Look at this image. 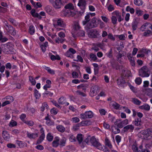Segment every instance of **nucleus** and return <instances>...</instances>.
Listing matches in <instances>:
<instances>
[{"label": "nucleus", "instance_id": "obj_1", "mask_svg": "<svg viewBox=\"0 0 152 152\" xmlns=\"http://www.w3.org/2000/svg\"><path fill=\"white\" fill-rule=\"evenodd\" d=\"M138 135L142 139L150 140L152 138V129L149 128L142 130L138 134Z\"/></svg>", "mask_w": 152, "mask_h": 152}, {"label": "nucleus", "instance_id": "obj_2", "mask_svg": "<svg viewBox=\"0 0 152 152\" xmlns=\"http://www.w3.org/2000/svg\"><path fill=\"white\" fill-rule=\"evenodd\" d=\"M90 143L94 146L96 147L98 149L102 150L106 152H108L109 150L103 145H102L100 143L98 142L95 138V137L93 136L91 137Z\"/></svg>", "mask_w": 152, "mask_h": 152}, {"label": "nucleus", "instance_id": "obj_3", "mask_svg": "<svg viewBox=\"0 0 152 152\" xmlns=\"http://www.w3.org/2000/svg\"><path fill=\"white\" fill-rule=\"evenodd\" d=\"M150 74V71L148 68L146 66L141 67L139 71V75L142 77H148Z\"/></svg>", "mask_w": 152, "mask_h": 152}, {"label": "nucleus", "instance_id": "obj_4", "mask_svg": "<svg viewBox=\"0 0 152 152\" xmlns=\"http://www.w3.org/2000/svg\"><path fill=\"white\" fill-rule=\"evenodd\" d=\"M50 2L55 9H59L63 6V0H49Z\"/></svg>", "mask_w": 152, "mask_h": 152}, {"label": "nucleus", "instance_id": "obj_5", "mask_svg": "<svg viewBox=\"0 0 152 152\" xmlns=\"http://www.w3.org/2000/svg\"><path fill=\"white\" fill-rule=\"evenodd\" d=\"M53 24L55 27L59 26L64 28L66 26V25L63 20L60 18L53 20Z\"/></svg>", "mask_w": 152, "mask_h": 152}, {"label": "nucleus", "instance_id": "obj_6", "mask_svg": "<svg viewBox=\"0 0 152 152\" xmlns=\"http://www.w3.org/2000/svg\"><path fill=\"white\" fill-rule=\"evenodd\" d=\"M94 115L93 112L91 111H86L84 113L81 114L80 115V118L81 119L90 118H92Z\"/></svg>", "mask_w": 152, "mask_h": 152}, {"label": "nucleus", "instance_id": "obj_7", "mask_svg": "<svg viewBox=\"0 0 152 152\" xmlns=\"http://www.w3.org/2000/svg\"><path fill=\"white\" fill-rule=\"evenodd\" d=\"M86 0H79L77 6L82 10L83 12H85V10L86 6Z\"/></svg>", "mask_w": 152, "mask_h": 152}, {"label": "nucleus", "instance_id": "obj_8", "mask_svg": "<svg viewBox=\"0 0 152 152\" xmlns=\"http://www.w3.org/2000/svg\"><path fill=\"white\" fill-rule=\"evenodd\" d=\"M97 20L96 18H93L92 19V22L90 23L87 24V28H90L96 27L98 24V23L97 22ZM86 28V27H85V28Z\"/></svg>", "mask_w": 152, "mask_h": 152}, {"label": "nucleus", "instance_id": "obj_9", "mask_svg": "<svg viewBox=\"0 0 152 152\" xmlns=\"http://www.w3.org/2000/svg\"><path fill=\"white\" fill-rule=\"evenodd\" d=\"M88 35L90 37L95 38L97 37L99 35V32L96 29L91 30L88 32Z\"/></svg>", "mask_w": 152, "mask_h": 152}, {"label": "nucleus", "instance_id": "obj_10", "mask_svg": "<svg viewBox=\"0 0 152 152\" xmlns=\"http://www.w3.org/2000/svg\"><path fill=\"white\" fill-rule=\"evenodd\" d=\"M8 32L12 35H15L16 34V31L15 29L12 26L9 25H6V27H5Z\"/></svg>", "mask_w": 152, "mask_h": 152}, {"label": "nucleus", "instance_id": "obj_11", "mask_svg": "<svg viewBox=\"0 0 152 152\" xmlns=\"http://www.w3.org/2000/svg\"><path fill=\"white\" fill-rule=\"evenodd\" d=\"M61 15L63 16H69L72 14L71 11L65 9L61 12Z\"/></svg>", "mask_w": 152, "mask_h": 152}, {"label": "nucleus", "instance_id": "obj_12", "mask_svg": "<svg viewBox=\"0 0 152 152\" xmlns=\"http://www.w3.org/2000/svg\"><path fill=\"white\" fill-rule=\"evenodd\" d=\"M40 131L42 134L40 137L39 139L37 141V143L38 144L42 142L44 140L45 136V135L44 133V130L43 128H42L41 129Z\"/></svg>", "mask_w": 152, "mask_h": 152}, {"label": "nucleus", "instance_id": "obj_13", "mask_svg": "<svg viewBox=\"0 0 152 152\" xmlns=\"http://www.w3.org/2000/svg\"><path fill=\"white\" fill-rule=\"evenodd\" d=\"M7 99H10L9 100L6 101L2 104V106L4 107L7 104H10L11 102H12L13 101V97L12 96H8L7 97Z\"/></svg>", "mask_w": 152, "mask_h": 152}, {"label": "nucleus", "instance_id": "obj_14", "mask_svg": "<svg viewBox=\"0 0 152 152\" xmlns=\"http://www.w3.org/2000/svg\"><path fill=\"white\" fill-rule=\"evenodd\" d=\"M91 122L90 120L83 121L79 123V125L82 126H88L91 124Z\"/></svg>", "mask_w": 152, "mask_h": 152}, {"label": "nucleus", "instance_id": "obj_15", "mask_svg": "<svg viewBox=\"0 0 152 152\" xmlns=\"http://www.w3.org/2000/svg\"><path fill=\"white\" fill-rule=\"evenodd\" d=\"M128 124V120L127 119H125L119 123L117 125V126L119 128H122L125 125Z\"/></svg>", "mask_w": 152, "mask_h": 152}, {"label": "nucleus", "instance_id": "obj_16", "mask_svg": "<svg viewBox=\"0 0 152 152\" xmlns=\"http://www.w3.org/2000/svg\"><path fill=\"white\" fill-rule=\"evenodd\" d=\"M27 136L30 139H34L38 137V134L37 133H30L27 132Z\"/></svg>", "mask_w": 152, "mask_h": 152}, {"label": "nucleus", "instance_id": "obj_17", "mask_svg": "<svg viewBox=\"0 0 152 152\" xmlns=\"http://www.w3.org/2000/svg\"><path fill=\"white\" fill-rule=\"evenodd\" d=\"M31 14L33 17L37 18L40 19H42V17L39 15V14L36 12V10L34 9H33L31 10Z\"/></svg>", "mask_w": 152, "mask_h": 152}, {"label": "nucleus", "instance_id": "obj_18", "mask_svg": "<svg viewBox=\"0 0 152 152\" xmlns=\"http://www.w3.org/2000/svg\"><path fill=\"white\" fill-rule=\"evenodd\" d=\"M110 105L115 109H121V108L118 104L115 102H111Z\"/></svg>", "mask_w": 152, "mask_h": 152}, {"label": "nucleus", "instance_id": "obj_19", "mask_svg": "<svg viewBox=\"0 0 152 152\" xmlns=\"http://www.w3.org/2000/svg\"><path fill=\"white\" fill-rule=\"evenodd\" d=\"M2 136L5 140H7L10 138V135L6 131H3L2 133Z\"/></svg>", "mask_w": 152, "mask_h": 152}, {"label": "nucleus", "instance_id": "obj_20", "mask_svg": "<svg viewBox=\"0 0 152 152\" xmlns=\"http://www.w3.org/2000/svg\"><path fill=\"white\" fill-rule=\"evenodd\" d=\"M134 128V127L132 125H128L124 128L123 130L125 132H127L128 131H132L133 130Z\"/></svg>", "mask_w": 152, "mask_h": 152}, {"label": "nucleus", "instance_id": "obj_21", "mask_svg": "<svg viewBox=\"0 0 152 152\" xmlns=\"http://www.w3.org/2000/svg\"><path fill=\"white\" fill-rule=\"evenodd\" d=\"M90 20V16L88 13L85 17V20L83 21L82 24L83 25H85Z\"/></svg>", "mask_w": 152, "mask_h": 152}, {"label": "nucleus", "instance_id": "obj_22", "mask_svg": "<svg viewBox=\"0 0 152 152\" xmlns=\"http://www.w3.org/2000/svg\"><path fill=\"white\" fill-rule=\"evenodd\" d=\"M64 8L71 11L72 10H73L74 9V7L72 3H69L65 6Z\"/></svg>", "mask_w": 152, "mask_h": 152}, {"label": "nucleus", "instance_id": "obj_23", "mask_svg": "<svg viewBox=\"0 0 152 152\" xmlns=\"http://www.w3.org/2000/svg\"><path fill=\"white\" fill-rule=\"evenodd\" d=\"M131 148L134 152H139L136 143H134L131 146Z\"/></svg>", "mask_w": 152, "mask_h": 152}, {"label": "nucleus", "instance_id": "obj_24", "mask_svg": "<svg viewBox=\"0 0 152 152\" xmlns=\"http://www.w3.org/2000/svg\"><path fill=\"white\" fill-rule=\"evenodd\" d=\"M59 138L58 137L55 138V140L53 142V147H56L59 145Z\"/></svg>", "mask_w": 152, "mask_h": 152}, {"label": "nucleus", "instance_id": "obj_25", "mask_svg": "<svg viewBox=\"0 0 152 152\" xmlns=\"http://www.w3.org/2000/svg\"><path fill=\"white\" fill-rule=\"evenodd\" d=\"M117 81L118 85L121 86H123L125 83L124 80L122 77L119 78L117 80Z\"/></svg>", "mask_w": 152, "mask_h": 152}, {"label": "nucleus", "instance_id": "obj_26", "mask_svg": "<svg viewBox=\"0 0 152 152\" xmlns=\"http://www.w3.org/2000/svg\"><path fill=\"white\" fill-rule=\"evenodd\" d=\"M139 108L142 110H149L150 109V106L147 104H145L139 107Z\"/></svg>", "mask_w": 152, "mask_h": 152}, {"label": "nucleus", "instance_id": "obj_27", "mask_svg": "<svg viewBox=\"0 0 152 152\" xmlns=\"http://www.w3.org/2000/svg\"><path fill=\"white\" fill-rule=\"evenodd\" d=\"M90 57L91 60L94 61L99 62L101 61V60H97V58L95 54L93 53L90 54Z\"/></svg>", "mask_w": 152, "mask_h": 152}, {"label": "nucleus", "instance_id": "obj_28", "mask_svg": "<svg viewBox=\"0 0 152 152\" xmlns=\"http://www.w3.org/2000/svg\"><path fill=\"white\" fill-rule=\"evenodd\" d=\"M139 52L142 53H144H144L148 54L151 53V50L145 48H142L140 49Z\"/></svg>", "mask_w": 152, "mask_h": 152}, {"label": "nucleus", "instance_id": "obj_29", "mask_svg": "<svg viewBox=\"0 0 152 152\" xmlns=\"http://www.w3.org/2000/svg\"><path fill=\"white\" fill-rule=\"evenodd\" d=\"M131 56V55L130 54L129 56H128V58L130 61V63L131 65L133 66H134L135 65V61L134 58H132Z\"/></svg>", "mask_w": 152, "mask_h": 152}, {"label": "nucleus", "instance_id": "obj_30", "mask_svg": "<svg viewBox=\"0 0 152 152\" xmlns=\"http://www.w3.org/2000/svg\"><path fill=\"white\" fill-rule=\"evenodd\" d=\"M83 138V136L81 134H78L77 136V139L80 143L82 142Z\"/></svg>", "mask_w": 152, "mask_h": 152}, {"label": "nucleus", "instance_id": "obj_31", "mask_svg": "<svg viewBox=\"0 0 152 152\" xmlns=\"http://www.w3.org/2000/svg\"><path fill=\"white\" fill-rule=\"evenodd\" d=\"M44 10L47 13L49 14L52 11V7L49 5H47L45 7Z\"/></svg>", "mask_w": 152, "mask_h": 152}, {"label": "nucleus", "instance_id": "obj_32", "mask_svg": "<svg viewBox=\"0 0 152 152\" xmlns=\"http://www.w3.org/2000/svg\"><path fill=\"white\" fill-rule=\"evenodd\" d=\"M111 130L115 134H116L119 133L120 132V130L117 128H116L115 126H113L111 127Z\"/></svg>", "mask_w": 152, "mask_h": 152}, {"label": "nucleus", "instance_id": "obj_33", "mask_svg": "<svg viewBox=\"0 0 152 152\" xmlns=\"http://www.w3.org/2000/svg\"><path fill=\"white\" fill-rule=\"evenodd\" d=\"M135 13L138 16H141L143 15V12L139 9H136Z\"/></svg>", "mask_w": 152, "mask_h": 152}, {"label": "nucleus", "instance_id": "obj_34", "mask_svg": "<svg viewBox=\"0 0 152 152\" xmlns=\"http://www.w3.org/2000/svg\"><path fill=\"white\" fill-rule=\"evenodd\" d=\"M134 4L137 6H140L143 4V1L142 0H134Z\"/></svg>", "mask_w": 152, "mask_h": 152}, {"label": "nucleus", "instance_id": "obj_35", "mask_svg": "<svg viewBox=\"0 0 152 152\" xmlns=\"http://www.w3.org/2000/svg\"><path fill=\"white\" fill-rule=\"evenodd\" d=\"M34 95L36 99H39L41 96L40 94L39 91L36 89H35L34 91Z\"/></svg>", "mask_w": 152, "mask_h": 152}, {"label": "nucleus", "instance_id": "obj_36", "mask_svg": "<svg viewBox=\"0 0 152 152\" xmlns=\"http://www.w3.org/2000/svg\"><path fill=\"white\" fill-rule=\"evenodd\" d=\"M105 143L106 145L107 146L110 148H112V146L109 140L106 138L105 139Z\"/></svg>", "mask_w": 152, "mask_h": 152}, {"label": "nucleus", "instance_id": "obj_37", "mask_svg": "<svg viewBox=\"0 0 152 152\" xmlns=\"http://www.w3.org/2000/svg\"><path fill=\"white\" fill-rule=\"evenodd\" d=\"M35 31V28L33 26H30L29 28V33L31 35L33 34Z\"/></svg>", "mask_w": 152, "mask_h": 152}, {"label": "nucleus", "instance_id": "obj_38", "mask_svg": "<svg viewBox=\"0 0 152 152\" xmlns=\"http://www.w3.org/2000/svg\"><path fill=\"white\" fill-rule=\"evenodd\" d=\"M134 124L137 126H141L142 124L141 119L139 118L136 119L134 121Z\"/></svg>", "mask_w": 152, "mask_h": 152}, {"label": "nucleus", "instance_id": "obj_39", "mask_svg": "<svg viewBox=\"0 0 152 152\" xmlns=\"http://www.w3.org/2000/svg\"><path fill=\"white\" fill-rule=\"evenodd\" d=\"M44 68L49 73L52 75H53L55 74L54 71L51 69L49 67L45 66Z\"/></svg>", "mask_w": 152, "mask_h": 152}, {"label": "nucleus", "instance_id": "obj_40", "mask_svg": "<svg viewBox=\"0 0 152 152\" xmlns=\"http://www.w3.org/2000/svg\"><path fill=\"white\" fill-rule=\"evenodd\" d=\"M149 24V23H144L140 28V30L142 31H144L145 29H146L147 27L148 26Z\"/></svg>", "mask_w": 152, "mask_h": 152}, {"label": "nucleus", "instance_id": "obj_41", "mask_svg": "<svg viewBox=\"0 0 152 152\" xmlns=\"http://www.w3.org/2000/svg\"><path fill=\"white\" fill-rule=\"evenodd\" d=\"M56 128L59 131L61 132H64L65 130L64 127L61 125L57 126Z\"/></svg>", "mask_w": 152, "mask_h": 152}, {"label": "nucleus", "instance_id": "obj_42", "mask_svg": "<svg viewBox=\"0 0 152 152\" xmlns=\"http://www.w3.org/2000/svg\"><path fill=\"white\" fill-rule=\"evenodd\" d=\"M17 125V123L16 121L13 120H11L10 122L9 126L11 127H12L15 126Z\"/></svg>", "mask_w": 152, "mask_h": 152}, {"label": "nucleus", "instance_id": "obj_43", "mask_svg": "<svg viewBox=\"0 0 152 152\" xmlns=\"http://www.w3.org/2000/svg\"><path fill=\"white\" fill-rule=\"evenodd\" d=\"M152 34V32L150 30H147L145 31L143 34V36L148 37Z\"/></svg>", "mask_w": 152, "mask_h": 152}, {"label": "nucleus", "instance_id": "obj_44", "mask_svg": "<svg viewBox=\"0 0 152 152\" xmlns=\"http://www.w3.org/2000/svg\"><path fill=\"white\" fill-rule=\"evenodd\" d=\"M111 19L112 22L113 24H116L117 21V18L116 16H112Z\"/></svg>", "mask_w": 152, "mask_h": 152}, {"label": "nucleus", "instance_id": "obj_45", "mask_svg": "<svg viewBox=\"0 0 152 152\" xmlns=\"http://www.w3.org/2000/svg\"><path fill=\"white\" fill-rule=\"evenodd\" d=\"M112 16H115L117 17H118L121 15L120 12L118 10H115L112 13Z\"/></svg>", "mask_w": 152, "mask_h": 152}, {"label": "nucleus", "instance_id": "obj_46", "mask_svg": "<svg viewBox=\"0 0 152 152\" xmlns=\"http://www.w3.org/2000/svg\"><path fill=\"white\" fill-rule=\"evenodd\" d=\"M48 107V106L47 103H44L42 104V107H41V110L42 111H44L45 108L47 109Z\"/></svg>", "mask_w": 152, "mask_h": 152}, {"label": "nucleus", "instance_id": "obj_47", "mask_svg": "<svg viewBox=\"0 0 152 152\" xmlns=\"http://www.w3.org/2000/svg\"><path fill=\"white\" fill-rule=\"evenodd\" d=\"M107 9L109 12H111L115 10V7L114 6L111 4H110L107 7Z\"/></svg>", "mask_w": 152, "mask_h": 152}, {"label": "nucleus", "instance_id": "obj_48", "mask_svg": "<svg viewBox=\"0 0 152 152\" xmlns=\"http://www.w3.org/2000/svg\"><path fill=\"white\" fill-rule=\"evenodd\" d=\"M50 58L52 60H60V58L58 55H56V56L53 55H52L50 57Z\"/></svg>", "mask_w": 152, "mask_h": 152}, {"label": "nucleus", "instance_id": "obj_49", "mask_svg": "<svg viewBox=\"0 0 152 152\" xmlns=\"http://www.w3.org/2000/svg\"><path fill=\"white\" fill-rule=\"evenodd\" d=\"M132 102L134 104L138 105H140L141 103L140 101L135 98L132 99Z\"/></svg>", "mask_w": 152, "mask_h": 152}, {"label": "nucleus", "instance_id": "obj_50", "mask_svg": "<svg viewBox=\"0 0 152 152\" xmlns=\"http://www.w3.org/2000/svg\"><path fill=\"white\" fill-rule=\"evenodd\" d=\"M47 139L48 141H51L53 140V137L50 133H49L47 136Z\"/></svg>", "mask_w": 152, "mask_h": 152}, {"label": "nucleus", "instance_id": "obj_51", "mask_svg": "<svg viewBox=\"0 0 152 152\" xmlns=\"http://www.w3.org/2000/svg\"><path fill=\"white\" fill-rule=\"evenodd\" d=\"M65 55L66 56L68 57H70L71 58H73V56L72 54L68 50L65 53Z\"/></svg>", "mask_w": 152, "mask_h": 152}, {"label": "nucleus", "instance_id": "obj_52", "mask_svg": "<svg viewBox=\"0 0 152 152\" xmlns=\"http://www.w3.org/2000/svg\"><path fill=\"white\" fill-rule=\"evenodd\" d=\"M135 82L136 84L139 85L142 83V79L140 77H137L135 80Z\"/></svg>", "mask_w": 152, "mask_h": 152}, {"label": "nucleus", "instance_id": "obj_53", "mask_svg": "<svg viewBox=\"0 0 152 152\" xmlns=\"http://www.w3.org/2000/svg\"><path fill=\"white\" fill-rule=\"evenodd\" d=\"M29 80L32 85H35L36 84V82L35 80L32 77L29 76Z\"/></svg>", "mask_w": 152, "mask_h": 152}, {"label": "nucleus", "instance_id": "obj_54", "mask_svg": "<svg viewBox=\"0 0 152 152\" xmlns=\"http://www.w3.org/2000/svg\"><path fill=\"white\" fill-rule=\"evenodd\" d=\"M66 139L65 137L62 138L60 141V145L62 146H64L66 143Z\"/></svg>", "mask_w": 152, "mask_h": 152}, {"label": "nucleus", "instance_id": "obj_55", "mask_svg": "<svg viewBox=\"0 0 152 152\" xmlns=\"http://www.w3.org/2000/svg\"><path fill=\"white\" fill-rule=\"evenodd\" d=\"M24 123L30 126H32L34 124V122L31 121H24Z\"/></svg>", "mask_w": 152, "mask_h": 152}, {"label": "nucleus", "instance_id": "obj_56", "mask_svg": "<svg viewBox=\"0 0 152 152\" xmlns=\"http://www.w3.org/2000/svg\"><path fill=\"white\" fill-rule=\"evenodd\" d=\"M96 94V92L95 91L94 88L91 89L90 91V94L91 96H93L95 95Z\"/></svg>", "mask_w": 152, "mask_h": 152}, {"label": "nucleus", "instance_id": "obj_57", "mask_svg": "<svg viewBox=\"0 0 152 152\" xmlns=\"http://www.w3.org/2000/svg\"><path fill=\"white\" fill-rule=\"evenodd\" d=\"M16 143L20 147H23L25 145L24 143L20 141H17Z\"/></svg>", "mask_w": 152, "mask_h": 152}, {"label": "nucleus", "instance_id": "obj_58", "mask_svg": "<svg viewBox=\"0 0 152 152\" xmlns=\"http://www.w3.org/2000/svg\"><path fill=\"white\" fill-rule=\"evenodd\" d=\"M58 101L59 104H63L65 103V99L64 97H61L58 99Z\"/></svg>", "mask_w": 152, "mask_h": 152}, {"label": "nucleus", "instance_id": "obj_59", "mask_svg": "<svg viewBox=\"0 0 152 152\" xmlns=\"http://www.w3.org/2000/svg\"><path fill=\"white\" fill-rule=\"evenodd\" d=\"M72 120L73 123H77L80 121V119L78 117H74L72 118Z\"/></svg>", "mask_w": 152, "mask_h": 152}, {"label": "nucleus", "instance_id": "obj_60", "mask_svg": "<svg viewBox=\"0 0 152 152\" xmlns=\"http://www.w3.org/2000/svg\"><path fill=\"white\" fill-rule=\"evenodd\" d=\"M8 39L7 38H2V36L1 34H0V41L2 42H5Z\"/></svg>", "mask_w": 152, "mask_h": 152}, {"label": "nucleus", "instance_id": "obj_61", "mask_svg": "<svg viewBox=\"0 0 152 152\" xmlns=\"http://www.w3.org/2000/svg\"><path fill=\"white\" fill-rule=\"evenodd\" d=\"M79 123L73 126L72 129L74 131H76L78 130L79 129V127L80 126H81L79 125Z\"/></svg>", "mask_w": 152, "mask_h": 152}, {"label": "nucleus", "instance_id": "obj_62", "mask_svg": "<svg viewBox=\"0 0 152 152\" xmlns=\"http://www.w3.org/2000/svg\"><path fill=\"white\" fill-rule=\"evenodd\" d=\"M147 95L150 97H152V89H148L147 91Z\"/></svg>", "mask_w": 152, "mask_h": 152}, {"label": "nucleus", "instance_id": "obj_63", "mask_svg": "<svg viewBox=\"0 0 152 152\" xmlns=\"http://www.w3.org/2000/svg\"><path fill=\"white\" fill-rule=\"evenodd\" d=\"M64 41L63 39L59 37L57 38L55 40V42L57 43H63Z\"/></svg>", "mask_w": 152, "mask_h": 152}, {"label": "nucleus", "instance_id": "obj_64", "mask_svg": "<svg viewBox=\"0 0 152 152\" xmlns=\"http://www.w3.org/2000/svg\"><path fill=\"white\" fill-rule=\"evenodd\" d=\"M121 137L118 135H117L115 137V140L118 144L121 142Z\"/></svg>", "mask_w": 152, "mask_h": 152}]
</instances>
